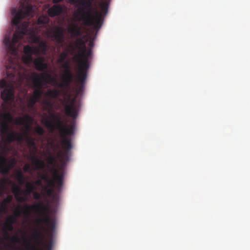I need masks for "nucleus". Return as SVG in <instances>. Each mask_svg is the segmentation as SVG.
Segmentation results:
<instances>
[{"label":"nucleus","mask_w":250,"mask_h":250,"mask_svg":"<svg viewBox=\"0 0 250 250\" xmlns=\"http://www.w3.org/2000/svg\"><path fill=\"white\" fill-rule=\"evenodd\" d=\"M7 69L6 74L9 81L7 82L4 79L0 81V87L5 88L1 91V97L6 104H8L14 100V87L17 83L21 84L25 81L32 80L35 88L32 96L40 100L43 93L42 88L43 83L47 82L48 80H54L51 75L47 72L40 75L33 73L30 75L19 62H12L7 65Z\"/></svg>","instance_id":"1"},{"label":"nucleus","mask_w":250,"mask_h":250,"mask_svg":"<svg viewBox=\"0 0 250 250\" xmlns=\"http://www.w3.org/2000/svg\"><path fill=\"white\" fill-rule=\"evenodd\" d=\"M34 12L32 5L28 2H26V3H21L18 12L16 9H13L12 11V13L15 14L12 20V23L16 26V32L14 34L12 40L10 37L6 36L3 41L6 50L10 55L8 59L9 64L11 63L12 62H19L18 52L16 47V44L27 33L29 22L24 21L21 24L20 23L23 18L30 19L33 17Z\"/></svg>","instance_id":"2"},{"label":"nucleus","mask_w":250,"mask_h":250,"mask_svg":"<svg viewBox=\"0 0 250 250\" xmlns=\"http://www.w3.org/2000/svg\"><path fill=\"white\" fill-rule=\"evenodd\" d=\"M12 120V115L5 109L0 113V132L1 134L0 141V172L3 175L8 174L16 163L14 157L7 159L5 156L13 150L11 144L16 138L14 132L8 133L9 124Z\"/></svg>","instance_id":"3"},{"label":"nucleus","mask_w":250,"mask_h":250,"mask_svg":"<svg viewBox=\"0 0 250 250\" xmlns=\"http://www.w3.org/2000/svg\"><path fill=\"white\" fill-rule=\"evenodd\" d=\"M36 222L41 225L40 230L36 229L32 235L35 245L30 241L25 242V248L27 250H51L53 246V233L55 229V222L48 215L39 218Z\"/></svg>","instance_id":"4"},{"label":"nucleus","mask_w":250,"mask_h":250,"mask_svg":"<svg viewBox=\"0 0 250 250\" xmlns=\"http://www.w3.org/2000/svg\"><path fill=\"white\" fill-rule=\"evenodd\" d=\"M71 4H78L76 10V17H79V20L82 21L87 26H93L95 29L101 28L103 23V15H105L108 12L109 5L108 0L102 1L100 3L102 12L95 10L93 14L91 13V8L94 0H69Z\"/></svg>","instance_id":"5"},{"label":"nucleus","mask_w":250,"mask_h":250,"mask_svg":"<svg viewBox=\"0 0 250 250\" xmlns=\"http://www.w3.org/2000/svg\"><path fill=\"white\" fill-rule=\"evenodd\" d=\"M50 115L51 118L55 121L56 124H54L48 119H46L44 124L46 127L52 131L55 129L59 130L62 139V144L64 151L59 152L58 157L61 159V162L64 164L69 160L70 155V150L72 148L71 139L68 136L74 135L75 124L74 122H72L69 125H67L64 124L60 114L51 113Z\"/></svg>","instance_id":"6"},{"label":"nucleus","mask_w":250,"mask_h":250,"mask_svg":"<svg viewBox=\"0 0 250 250\" xmlns=\"http://www.w3.org/2000/svg\"><path fill=\"white\" fill-rule=\"evenodd\" d=\"M92 53L91 49H86V51L83 50L73 57L74 60L78 63L77 80L81 85L80 90L82 89L83 85L87 77V71L89 68L88 59Z\"/></svg>","instance_id":"7"},{"label":"nucleus","mask_w":250,"mask_h":250,"mask_svg":"<svg viewBox=\"0 0 250 250\" xmlns=\"http://www.w3.org/2000/svg\"><path fill=\"white\" fill-rule=\"evenodd\" d=\"M32 209H35L36 212L39 213L40 216H43V217H44L45 215H48L47 213L48 212V208L42 203L33 205L26 204L21 209V207L19 206L15 209L14 215L8 216L5 222L13 225L17 221V218L20 217L21 214H22L26 217H30Z\"/></svg>","instance_id":"8"},{"label":"nucleus","mask_w":250,"mask_h":250,"mask_svg":"<svg viewBox=\"0 0 250 250\" xmlns=\"http://www.w3.org/2000/svg\"><path fill=\"white\" fill-rule=\"evenodd\" d=\"M51 171H53V179L49 178L47 174H42L40 175V180H43L47 184H49V186H53L54 182H56V188L59 189L62 188L63 184V170L62 169L60 173L57 169L52 168Z\"/></svg>","instance_id":"9"},{"label":"nucleus","mask_w":250,"mask_h":250,"mask_svg":"<svg viewBox=\"0 0 250 250\" xmlns=\"http://www.w3.org/2000/svg\"><path fill=\"white\" fill-rule=\"evenodd\" d=\"M30 160L36 169L41 170H43L46 167H49V166L54 167L55 166L56 162V157L51 153H49L46 159L48 165H46L44 161L39 159L35 155L31 157Z\"/></svg>","instance_id":"10"},{"label":"nucleus","mask_w":250,"mask_h":250,"mask_svg":"<svg viewBox=\"0 0 250 250\" xmlns=\"http://www.w3.org/2000/svg\"><path fill=\"white\" fill-rule=\"evenodd\" d=\"M65 114L67 116L76 119L78 116V106L75 104V99H67V103L64 105Z\"/></svg>","instance_id":"11"},{"label":"nucleus","mask_w":250,"mask_h":250,"mask_svg":"<svg viewBox=\"0 0 250 250\" xmlns=\"http://www.w3.org/2000/svg\"><path fill=\"white\" fill-rule=\"evenodd\" d=\"M50 37L57 44L62 46L64 42V30L62 27H57L50 32Z\"/></svg>","instance_id":"12"},{"label":"nucleus","mask_w":250,"mask_h":250,"mask_svg":"<svg viewBox=\"0 0 250 250\" xmlns=\"http://www.w3.org/2000/svg\"><path fill=\"white\" fill-rule=\"evenodd\" d=\"M5 240H9L13 243L20 242V239L17 236L14 235L10 237L8 232L5 230L4 237H0V250H3L7 247Z\"/></svg>","instance_id":"13"},{"label":"nucleus","mask_w":250,"mask_h":250,"mask_svg":"<svg viewBox=\"0 0 250 250\" xmlns=\"http://www.w3.org/2000/svg\"><path fill=\"white\" fill-rule=\"evenodd\" d=\"M12 190L16 199L19 202L23 203L27 201L26 196H22L23 191L20 186L14 184L12 187Z\"/></svg>","instance_id":"14"},{"label":"nucleus","mask_w":250,"mask_h":250,"mask_svg":"<svg viewBox=\"0 0 250 250\" xmlns=\"http://www.w3.org/2000/svg\"><path fill=\"white\" fill-rule=\"evenodd\" d=\"M67 32L72 38L78 37L82 35L81 27L76 24H72L67 29Z\"/></svg>","instance_id":"15"},{"label":"nucleus","mask_w":250,"mask_h":250,"mask_svg":"<svg viewBox=\"0 0 250 250\" xmlns=\"http://www.w3.org/2000/svg\"><path fill=\"white\" fill-rule=\"evenodd\" d=\"M44 62V58L40 57L34 59L33 62L37 70L42 71L47 68V64Z\"/></svg>","instance_id":"16"},{"label":"nucleus","mask_w":250,"mask_h":250,"mask_svg":"<svg viewBox=\"0 0 250 250\" xmlns=\"http://www.w3.org/2000/svg\"><path fill=\"white\" fill-rule=\"evenodd\" d=\"M70 47L71 48V50L69 49H66L60 53L59 58L57 61L59 63L61 64L66 61V59L68 56V53H70L71 55H73L74 53L75 48H74V46L71 45Z\"/></svg>","instance_id":"17"},{"label":"nucleus","mask_w":250,"mask_h":250,"mask_svg":"<svg viewBox=\"0 0 250 250\" xmlns=\"http://www.w3.org/2000/svg\"><path fill=\"white\" fill-rule=\"evenodd\" d=\"M62 12V6L60 5H54L48 10V14L51 17L60 15Z\"/></svg>","instance_id":"18"},{"label":"nucleus","mask_w":250,"mask_h":250,"mask_svg":"<svg viewBox=\"0 0 250 250\" xmlns=\"http://www.w3.org/2000/svg\"><path fill=\"white\" fill-rule=\"evenodd\" d=\"M75 49H77L79 50L80 52L83 50L84 51H86V47L85 45V42L84 41L83 38H78L76 40L75 42Z\"/></svg>","instance_id":"19"},{"label":"nucleus","mask_w":250,"mask_h":250,"mask_svg":"<svg viewBox=\"0 0 250 250\" xmlns=\"http://www.w3.org/2000/svg\"><path fill=\"white\" fill-rule=\"evenodd\" d=\"M56 187V182H54V184L53 186H49V184H47L45 186H43V190L44 193L48 197L52 196L54 193V188Z\"/></svg>","instance_id":"20"},{"label":"nucleus","mask_w":250,"mask_h":250,"mask_svg":"<svg viewBox=\"0 0 250 250\" xmlns=\"http://www.w3.org/2000/svg\"><path fill=\"white\" fill-rule=\"evenodd\" d=\"M60 94V92L57 89H49L45 93V95L50 99H56Z\"/></svg>","instance_id":"21"},{"label":"nucleus","mask_w":250,"mask_h":250,"mask_svg":"<svg viewBox=\"0 0 250 250\" xmlns=\"http://www.w3.org/2000/svg\"><path fill=\"white\" fill-rule=\"evenodd\" d=\"M11 183V181L9 179L2 178L0 179V193H3L7 188L8 184Z\"/></svg>","instance_id":"22"},{"label":"nucleus","mask_w":250,"mask_h":250,"mask_svg":"<svg viewBox=\"0 0 250 250\" xmlns=\"http://www.w3.org/2000/svg\"><path fill=\"white\" fill-rule=\"evenodd\" d=\"M15 177L20 185H22L24 184L25 177L21 171H19L16 173Z\"/></svg>","instance_id":"23"},{"label":"nucleus","mask_w":250,"mask_h":250,"mask_svg":"<svg viewBox=\"0 0 250 250\" xmlns=\"http://www.w3.org/2000/svg\"><path fill=\"white\" fill-rule=\"evenodd\" d=\"M23 52L25 55H33L35 53V51L33 47L27 45L24 47Z\"/></svg>","instance_id":"24"},{"label":"nucleus","mask_w":250,"mask_h":250,"mask_svg":"<svg viewBox=\"0 0 250 250\" xmlns=\"http://www.w3.org/2000/svg\"><path fill=\"white\" fill-rule=\"evenodd\" d=\"M73 77L74 75L71 70H64L63 75V79L73 81Z\"/></svg>","instance_id":"25"},{"label":"nucleus","mask_w":250,"mask_h":250,"mask_svg":"<svg viewBox=\"0 0 250 250\" xmlns=\"http://www.w3.org/2000/svg\"><path fill=\"white\" fill-rule=\"evenodd\" d=\"M39 48H40L42 52L45 54L46 53V52L48 49V46L45 42L42 41L39 44Z\"/></svg>","instance_id":"26"},{"label":"nucleus","mask_w":250,"mask_h":250,"mask_svg":"<svg viewBox=\"0 0 250 250\" xmlns=\"http://www.w3.org/2000/svg\"><path fill=\"white\" fill-rule=\"evenodd\" d=\"M72 80H68V79H63V82L62 83H59L58 84V86L61 88H67L68 87L70 84L73 82Z\"/></svg>","instance_id":"27"},{"label":"nucleus","mask_w":250,"mask_h":250,"mask_svg":"<svg viewBox=\"0 0 250 250\" xmlns=\"http://www.w3.org/2000/svg\"><path fill=\"white\" fill-rule=\"evenodd\" d=\"M49 22V19L45 16H40L38 19V22L39 24H46Z\"/></svg>","instance_id":"28"},{"label":"nucleus","mask_w":250,"mask_h":250,"mask_svg":"<svg viewBox=\"0 0 250 250\" xmlns=\"http://www.w3.org/2000/svg\"><path fill=\"white\" fill-rule=\"evenodd\" d=\"M35 189L34 185L31 183H28L26 185V189L25 193L26 195H29L32 193Z\"/></svg>","instance_id":"29"},{"label":"nucleus","mask_w":250,"mask_h":250,"mask_svg":"<svg viewBox=\"0 0 250 250\" xmlns=\"http://www.w3.org/2000/svg\"><path fill=\"white\" fill-rule=\"evenodd\" d=\"M23 60L26 64L29 65L33 62L34 59L32 55H26L25 57H23Z\"/></svg>","instance_id":"30"},{"label":"nucleus","mask_w":250,"mask_h":250,"mask_svg":"<svg viewBox=\"0 0 250 250\" xmlns=\"http://www.w3.org/2000/svg\"><path fill=\"white\" fill-rule=\"evenodd\" d=\"M35 131L37 134L41 136L43 135L44 133V130L42 126L40 125H37L35 127Z\"/></svg>","instance_id":"31"},{"label":"nucleus","mask_w":250,"mask_h":250,"mask_svg":"<svg viewBox=\"0 0 250 250\" xmlns=\"http://www.w3.org/2000/svg\"><path fill=\"white\" fill-rule=\"evenodd\" d=\"M61 64L62 67L64 69V70H71V66L69 61L66 60Z\"/></svg>","instance_id":"32"},{"label":"nucleus","mask_w":250,"mask_h":250,"mask_svg":"<svg viewBox=\"0 0 250 250\" xmlns=\"http://www.w3.org/2000/svg\"><path fill=\"white\" fill-rule=\"evenodd\" d=\"M4 228L5 229V230H4V232H5V231H12L13 229H14V228H13V225H12V224H8L6 222H5L4 224Z\"/></svg>","instance_id":"33"},{"label":"nucleus","mask_w":250,"mask_h":250,"mask_svg":"<svg viewBox=\"0 0 250 250\" xmlns=\"http://www.w3.org/2000/svg\"><path fill=\"white\" fill-rule=\"evenodd\" d=\"M39 101V100L36 99V98H35L32 96L29 100V104L30 106L33 107Z\"/></svg>","instance_id":"34"},{"label":"nucleus","mask_w":250,"mask_h":250,"mask_svg":"<svg viewBox=\"0 0 250 250\" xmlns=\"http://www.w3.org/2000/svg\"><path fill=\"white\" fill-rule=\"evenodd\" d=\"M27 144L29 146L35 148L36 143L35 141L32 138H29L27 140Z\"/></svg>","instance_id":"35"},{"label":"nucleus","mask_w":250,"mask_h":250,"mask_svg":"<svg viewBox=\"0 0 250 250\" xmlns=\"http://www.w3.org/2000/svg\"><path fill=\"white\" fill-rule=\"evenodd\" d=\"M12 200V197L11 196H8L6 198L3 200V203L5 204H10Z\"/></svg>","instance_id":"36"},{"label":"nucleus","mask_w":250,"mask_h":250,"mask_svg":"<svg viewBox=\"0 0 250 250\" xmlns=\"http://www.w3.org/2000/svg\"><path fill=\"white\" fill-rule=\"evenodd\" d=\"M33 197L35 199L37 200H40L41 198V195L40 193L37 192H34L33 193Z\"/></svg>","instance_id":"37"},{"label":"nucleus","mask_w":250,"mask_h":250,"mask_svg":"<svg viewBox=\"0 0 250 250\" xmlns=\"http://www.w3.org/2000/svg\"><path fill=\"white\" fill-rule=\"evenodd\" d=\"M35 184L39 187H42L43 188V186L44 185H42V181L40 179L37 180L35 182Z\"/></svg>","instance_id":"38"},{"label":"nucleus","mask_w":250,"mask_h":250,"mask_svg":"<svg viewBox=\"0 0 250 250\" xmlns=\"http://www.w3.org/2000/svg\"><path fill=\"white\" fill-rule=\"evenodd\" d=\"M44 104L45 105H46L47 106L50 107H52V106H53V103H52V102H51L50 101H45Z\"/></svg>","instance_id":"39"},{"label":"nucleus","mask_w":250,"mask_h":250,"mask_svg":"<svg viewBox=\"0 0 250 250\" xmlns=\"http://www.w3.org/2000/svg\"><path fill=\"white\" fill-rule=\"evenodd\" d=\"M24 119L22 118H19L17 120V124L22 125L23 124Z\"/></svg>","instance_id":"40"},{"label":"nucleus","mask_w":250,"mask_h":250,"mask_svg":"<svg viewBox=\"0 0 250 250\" xmlns=\"http://www.w3.org/2000/svg\"><path fill=\"white\" fill-rule=\"evenodd\" d=\"M30 166L28 165H25L23 167V170L25 172L29 171L30 170Z\"/></svg>","instance_id":"41"},{"label":"nucleus","mask_w":250,"mask_h":250,"mask_svg":"<svg viewBox=\"0 0 250 250\" xmlns=\"http://www.w3.org/2000/svg\"><path fill=\"white\" fill-rule=\"evenodd\" d=\"M94 41H93V40H90L89 41V46L91 47V48H92L93 46H94Z\"/></svg>","instance_id":"42"},{"label":"nucleus","mask_w":250,"mask_h":250,"mask_svg":"<svg viewBox=\"0 0 250 250\" xmlns=\"http://www.w3.org/2000/svg\"><path fill=\"white\" fill-rule=\"evenodd\" d=\"M6 209L5 206L2 205L0 208V212H3Z\"/></svg>","instance_id":"43"},{"label":"nucleus","mask_w":250,"mask_h":250,"mask_svg":"<svg viewBox=\"0 0 250 250\" xmlns=\"http://www.w3.org/2000/svg\"><path fill=\"white\" fill-rule=\"evenodd\" d=\"M63 0H53V3H56L63 1Z\"/></svg>","instance_id":"44"}]
</instances>
